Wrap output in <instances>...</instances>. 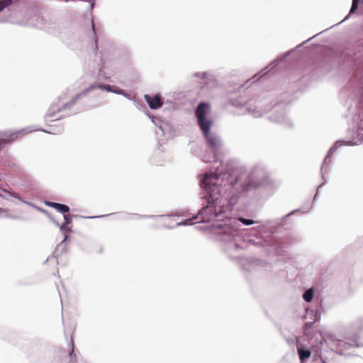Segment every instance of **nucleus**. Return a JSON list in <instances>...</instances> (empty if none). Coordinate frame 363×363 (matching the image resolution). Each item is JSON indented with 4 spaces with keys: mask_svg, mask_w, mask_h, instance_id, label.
<instances>
[{
    "mask_svg": "<svg viewBox=\"0 0 363 363\" xmlns=\"http://www.w3.org/2000/svg\"><path fill=\"white\" fill-rule=\"evenodd\" d=\"M363 2V0H352V2L359 4V2Z\"/></svg>",
    "mask_w": 363,
    "mask_h": 363,
    "instance_id": "37",
    "label": "nucleus"
},
{
    "mask_svg": "<svg viewBox=\"0 0 363 363\" xmlns=\"http://www.w3.org/2000/svg\"><path fill=\"white\" fill-rule=\"evenodd\" d=\"M210 108V104L208 102H200L196 108L195 115L201 131L211 129L213 125L211 119L206 118V113L209 111Z\"/></svg>",
    "mask_w": 363,
    "mask_h": 363,
    "instance_id": "6",
    "label": "nucleus"
},
{
    "mask_svg": "<svg viewBox=\"0 0 363 363\" xmlns=\"http://www.w3.org/2000/svg\"><path fill=\"white\" fill-rule=\"evenodd\" d=\"M314 296V289L313 288H310L307 290H306L303 294V298L306 302H311Z\"/></svg>",
    "mask_w": 363,
    "mask_h": 363,
    "instance_id": "22",
    "label": "nucleus"
},
{
    "mask_svg": "<svg viewBox=\"0 0 363 363\" xmlns=\"http://www.w3.org/2000/svg\"><path fill=\"white\" fill-rule=\"evenodd\" d=\"M224 176L216 167L215 172H206L200 181L203 189L201 198L205 203L196 217L201 216L202 222L213 218L221 219L230 210V206L236 205L244 193L269 184L268 173L264 167L259 165L253 167L246 174L223 184Z\"/></svg>",
    "mask_w": 363,
    "mask_h": 363,
    "instance_id": "1",
    "label": "nucleus"
},
{
    "mask_svg": "<svg viewBox=\"0 0 363 363\" xmlns=\"http://www.w3.org/2000/svg\"><path fill=\"white\" fill-rule=\"evenodd\" d=\"M270 119L275 123H279L286 126L292 125L291 121L287 118L285 113H281L279 116H271Z\"/></svg>",
    "mask_w": 363,
    "mask_h": 363,
    "instance_id": "19",
    "label": "nucleus"
},
{
    "mask_svg": "<svg viewBox=\"0 0 363 363\" xmlns=\"http://www.w3.org/2000/svg\"><path fill=\"white\" fill-rule=\"evenodd\" d=\"M233 206H230V210L226 213V216L221 219L213 218L207 223L216 221L213 223V233L216 236L217 240L220 243L223 250L228 255L231 259L239 257L236 253L240 250L249 248L251 245L262 247L264 246V241L261 238H250L244 237L239 231L241 223L245 225H251L252 224L259 223L258 220L245 218L242 217L235 218H228V214L232 210ZM201 218L199 223H203L201 216L196 217V215L192 217L191 220Z\"/></svg>",
    "mask_w": 363,
    "mask_h": 363,
    "instance_id": "2",
    "label": "nucleus"
},
{
    "mask_svg": "<svg viewBox=\"0 0 363 363\" xmlns=\"http://www.w3.org/2000/svg\"><path fill=\"white\" fill-rule=\"evenodd\" d=\"M194 77L199 78L201 79H209L211 74L208 72H198L193 74Z\"/></svg>",
    "mask_w": 363,
    "mask_h": 363,
    "instance_id": "23",
    "label": "nucleus"
},
{
    "mask_svg": "<svg viewBox=\"0 0 363 363\" xmlns=\"http://www.w3.org/2000/svg\"><path fill=\"white\" fill-rule=\"evenodd\" d=\"M91 28H92L94 35H96V30H95V27H94L93 19H91Z\"/></svg>",
    "mask_w": 363,
    "mask_h": 363,
    "instance_id": "34",
    "label": "nucleus"
},
{
    "mask_svg": "<svg viewBox=\"0 0 363 363\" xmlns=\"http://www.w3.org/2000/svg\"><path fill=\"white\" fill-rule=\"evenodd\" d=\"M113 86H112L110 84H104L102 83H96L94 84H92L89 86L88 88H86L85 90L77 94L72 101L69 102L65 104L62 108H59L57 104H52L50 108L48 111L47 114L45 116V120L48 121H57L60 119L62 116H60L59 113L63 111L66 110L67 108H69L72 106L78 103L79 100L82 97L86 95L87 93L89 91L95 89H99L104 91H106L108 92H111Z\"/></svg>",
    "mask_w": 363,
    "mask_h": 363,
    "instance_id": "4",
    "label": "nucleus"
},
{
    "mask_svg": "<svg viewBox=\"0 0 363 363\" xmlns=\"http://www.w3.org/2000/svg\"><path fill=\"white\" fill-rule=\"evenodd\" d=\"M320 345H321V347H323V343L322 342H320Z\"/></svg>",
    "mask_w": 363,
    "mask_h": 363,
    "instance_id": "38",
    "label": "nucleus"
},
{
    "mask_svg": "<svg viewBox=\"0 0 363 363\" xmlns=\"http://www.w3.org/2000/svg\"><path fill=\"white\" fill-rule=\"evenodd\" d=\"M40 130V128H37L34 129V130ZM40 130L48 133L50 134H57L62 132V128H57V130L52 129V127L50 126L49 130H43L40 129ZM33 130L30 129V128H26L21 129L20 130L15 131L7 135L6 138H1V136L5 135L3 133H0V144L4 143V146L11 142H13L15 139H16L20 135H23L25 133H31Z\"/></svg>",
    "mask_w": 363,
    "mask_h": 363,
    "instance_id": "9",
    "label": "nucleus"
},
{
    "mask_svg": "<svg viewBox=\"0 0 363 363\" xmlns=\"http://www.w3.org/2000/svg\"><path fill=\"white\" fill-rule=\"evenodd\" d=\"M320 317L315 314V318L313 322H306L305 323L306 328H310L312 327V325L314 324L315 322H317L319 320Z\"/></svg>",
    "mask_w": 363,
    "mask_h": 363,
    "instance_id": "30",
    "label": "nucleus"
},
{
    "mask_svg": "<svg viewBox=\"0 0 363 363\" xmlns=\"http://www.w3.org/2000/svg\"><path fill=\"white\" fill-rule=\"evenodd\" d=\"M240 263L241 267L245 271H252L253 269H256L259 267H263L265 262L259 259H240Z\"/></svg>",
    "mask_w": 363,
    "mask_h": 363,
    "instance_id": "15",
    "label": "nucleus"
},
{
    "mask_svg": "<svg viewBox=\"0 0 363 363\" xmlns=\"http://www.w3.org/2000/svg\"><path fill=\"white\" fill-rule=\"evenodd\" d=\"M228 104L235 107L242 108L245 110L241 114H250L254 118L262 117L270 108L264 106L259 99H252L246 101L242 98L230 99Z\"/></svg>",
    "mask_w": 363,
    "mask_h": 363,
    "instance_id": "5",
    "label": "nucleus"
},
{
    "mask_svg": "<svg viewBox=\"0 0 363 363\" xmlns=\"http://www.w3.org/2000/svg\"><path fill=\"white\" fill-rule=\"evenodd\" d=\"M352 80H359L363 84V44L358 45L352 57Z\"/></svg>",
    "mask_w": 363,
    "mask_h": 363,
    "instance_id": "7",
    "label": "nucleus"
},
{
    "mask_svg": "<svg viewBox=\"0 0 363 363\" xmlns=\"http://www.w3.org/2000/svg\"><path fill=\"white\" fill-rule=\"evenodd\" d=\"M218 152L219 151H216L214 150H212V151H208L203 156L202 160L206 163L220 162Z\"/></svg>",
    "mask_w": 363,
    "mask_h": 363,
    "instance_id": "18",
    "label": "nucleus"
},
{
    "mask_svg": "<svg viewBox=\"0 0 363 363\" xmlns=\"http://www.w3.org/2000/svg\"><path fill=\"white\" fill-rule=\"evenodd\" d=\"M363 345L359 342L357 334L345 337V340H333L330 343V350L323 352L316 350L313 354L314 360L320 359L322 363H337L343 352L351 347H360Z\"/></svg>",
    "mask_w": 363,
    "mask_h": 363,
    "instance_id": "3",
    "label": "nucleus"
},
{
    "mask_svg": "<svg viewBox=\"0 0 363 363\" xmlns=\"http://www.w3.org/2000/svg\"><path fill=\"white\" fill-rule=\"evenodd\" d=\"M104 216H101L100 217H104ZM99 216H87V217H85L86 218H99Z\"/></svg>",
    "mask_w": 363,
    "mask_h": 363,
    "instance_id": "35",
    "label": "nucleus"
},
{
    "mask_svg": "<svg viewBox=\"0 0 363 363\" xmlns=\"http://www.w3.org/2000/svg\"><path fill=\"white\" fill-rule=\"evenodd\" d=\"M358 5H359V4H357V3H354V2H352V6H351V8H350V13H349V14H348V15H347V16H346V17H345V18L342 21H340L339 23H342V22H343V21H346L347 19H348L349 16H350V14H352V13H354L357 10V9H358Z\"/></svg>",
    "mask_w": 363,
    "mask_h": 363,
    "instance_id": "25",
    "label": "nucleus"
},
{
    "mask_svg": "<svg viewBox=\"0 0 363 363\" xmlns=\"http://www.w3.org/2000/svg\"><path fill=\"white\" fill-rule=\"evenodd\" d=\"M358 145V143L356 141H353V140H347V141L337 140L333 144V145L329 149V150L328 151V153L323 160L321 168H320L322 178L324 180V182L320 185H319L318 186L314 199H315V198L317 197L320 187L326 183V181L325 180V177H324V174L326 172L328 159L330 158L333 155V153L335 152V150L340 146H342V145L354 146V145Z\"/></svg>",
    "mask_w": 363,
    "mask_h": 363,
    "instance_id": "8",
    "label": "nucleus"
},
{
    "mask_svg": "<svg viewBox=\"0 0 363 363\" xmlns=\"http://www.w3.org/2000/svg\"><path fill=\"white\" fill-rule=\"evenodd\" d=\"M97 50H98L97 39L95 38L94 51L96 52V56L98 57L99 60V62L98 63L97 67H96V69L98 71V72H97L98 77L99 79L111 81V77L105 71V69L108 67L107 63L104 60L101 54H100L98 56Z\"/></svg>",
    "mask_w": 363,
    "mask_h": 363,
    "instance_id": "13",
    "label": "nucleus"
},
{
    "mask_svg": "<svg viewBox=\"0 0 363 363\" xmlns=\"http://www.w3.org/2000/svg\"><path fill=\"white\" fill-rule=\"evenodd\" d=\"M208 129L206 131H202V133L206 140V143L210 148L216 151H220L223 143L221 138L215 133L210 131Z\"/></svg>",
    "mask_w": 363,
    "mask_h": 363,
    "instance_id": "12",
    "label": "nucleus"
},
{
    "mask_svg": "<svg viewBox=\"0 0 363 363\" xmlns=\"http://www.w3.org/2000/svg\"><path fill=\"white\" fill-rule=\"evenodd\" d=\"M40 130V128H37L34 129V130ZM40 130L48 133L50 134H57L62 132V128H57V130L52 129V127L50 126L49 130H43L40 129ZM33 130L30 129V128H26L21 129L20 130L15 131L7 135L6 138H1V136L5 135L3 133H0V144L4 143V146L11 142H13L15 139H16L20 135H23L25 133H31Z\"/></svg>",
    "mask_w": 363,
    "mask_h": 363,
    "instance_id": "11",
    "label": "nucleus"
},
{
    "mask_svg": "<svg viewBox=\"0 0 363 363\" xmlns=\"http://www.w3.org/2000/svg\"><path fill=\"white\" fill-rule=\"evenodd\" d=\"M111 93H114V94H118V95H122V96H124L125 97H128V93L124 91L123 89H119L118 87H113L112 89V91Z\"/></svg>",
    "mask_w": 363,
    "mask_h": 363,
    "instance_id": "27",
    "label": "nucleus"
},
{
    "mask_svg": "<svg viewBox=\"0 0 363 363\" xmlns=\"http://www.w3.org/2000/svg\"><path fill=\"white\" fill-rule=\"evenodd\" d=\"M25 203L30 206H33V207H35L38 210H39L40 211H42L44 213L47 214L48 216L49 217V218L57 225L60 228V230L61 231V233H62V235H64V239L62 241L61 243H63L64 242H65L67 238H68V235H67V233H70L72 232V226H69V225H67V224H65V223H62L61 225L59 223V222H57V220H55L48 213V211L45 210V209H43L41 208H39V207H36L33 203H30V202H26V201H23Z\"/></svg>",
    "mask_w": 363,
    "mask_h": 363,
    "instance_id": "14",
    "label": "nucleus"
},
{
    "mask_svg": "<svg viewBox=\"0 0 363 363\" xmlns=\"http://www.w3.org/2000/svg\"><path fill=\"white\" fill-rule=\"evenodd\" d=\"M164 216H170L169 215H161V216H154V215H152V216H139L137 217V218H159V217H164Z\"/></svg>",
    "mask_w": 363,
    "mask_h": 363,
    "instance_id": "32",
    "label": "nucleus"
},
{
    "mask_svg": "<svg viewBox=\"0 0 363 363\" xmlns=\"http://www.w3.org/2000/svg\"><path fill=\"white\" fill-rule=\"evenodd\" d=\"M194 225L193 223L190 222V219H186L183 221H181L177 224V226H182V225Z\"/></svg>",
    "mask_w": 363,
    "mask_h": 363,
    "instance_id": "31",
    "label": "nucleus"
},
{
    "mask_svg": "<svg viewBox=\"0 0 363 363\" xmlns=\"http://www.w3.org/2000/svg\"><path fill=\"white\" fill-rule=\"evenodd\" d=\"M12 4V0L0 1V12Z\"/></svg>",
    "mask_w": 363,
    "mask_h": 363,
    "instance_id": "28",
    "label": "nucleus"
},
{
    "mask_svg": "<svg viewBox=\"0 0 363 363\" xmlns=\"http://www.w3.org/2000/svg\"><path fill=\"white\" fill-rule=\"evenodd\" d=\"M297 353L301 363H303L306 360L309 359L311 355V351L308 348H304L303 347H298Z\"/></svg>",
    "mask_w": 363,
    "mask_h": 363,
    "instance_id": "20",
    "label": "nucleus"
},
{
    "mask_svg": "<svg viewBox=\"0 0 363 363\" xmlns=\"http://www.w3.org/2000/svg\"><path fill=\"white\" fill-rule=\"evenodd\" d=\"M144 98L151 109H158L162 107L163 104L162 97L160 94H156L153 96L145 94Z\"/></svg>",
    "mask_w": 363,
    "mask_h": 363,
    "instance_id": "16",
    "label": "nucleus"
},
{
    "mask_svg": "<svg viewBox=\"0 0 363 363\" xmlns=\"http://www.w3.org/2000/svg\"><path fill=\"white\" fill-rule=\"evenodd\" d=\"M361 116L362 118H361L359 122L357 123V135L359 140L363 143V112L362 113V115L359 116V117Z\"/></svg>",
    "mask_w": 363,
    "mask_h": 363,
    "instance_id": "21",
    "label": "nucleus"
},
{
    "mask_svg": "<svg viewBox=\"0 0 363 363\" xmlns=\"http://www.w3.org/2000/svg\"><path fill=\"white\" fill-rule=\"evenodd\" d=\"M45 203L46 206L55 208L57 203L52 201H45Z\"/></svg>",
    "mask_w": 363,
    "mask_h": 363,
    "instance_id": "33",
    "label": "nucleus"
},
{
    "mask_svg": "<svg viewBox=\"0 0 363 363\" xmlns=\"http://www.w3.org/2000/svg\"><path fill=\"white\" fill-rule=\"evenodd\" d=\"M55 209L57 211L65 213L69 211V207L65 204L57 203Z\"/></svg>",
    "mask_w": 363,
    "mask_h": 363,
    "instance_id": "24",
    "label": "nucleus"
},
{
    "mask_svg": "<svg viewBox=\"0 0 363 363\" xmlns=\"http://www.w3.org/2000/svg\"><path fill=\"white\" fill-rule=\"evenodd\" d=\"M40 130V128H37L34 129V130ZM40 130L48 133L50 134H57L62 132V128H57V130L52 129V127L50 126L49 130H43L40 129ZM33 130L30 129V128H26L21 129L20 130L15 131L7 135L6 138H1V136L5 135L3 133H0V144L4 143V146L11 142H13L15 139H16L20 135H23L25 133H31Z\"/></svg>",
    "mask_w": 363,
    "mask_h": 363,
    "instance_id": "10",
    "label": "nucleus"
},
{
    "mask_svg": "<svg viewBox=\"0 0 363 363\" xmlns=\"http://www.w3.org/2000/svg\"><path fill=\"white\" fill-rule=\"evenodd\" d=\"M77 215H74V214H64L63 218H64L65 221L63 223L67 224V225L71 224L72 222V218L74 217H77Z\"/></svg>",
    "mask_w": 363,
    "mask_h": 363,
    "instance_id": "26",
    "label": "nucleus"
},
{
    "mask_svg": "<svg viewBox=\"0 0 363 363\" xmlns=\"http://www.w3.org/2000/svg\"><path fill=\"white\" fill-rule=\"evenodd\" d=\"M298 209H296V210H294L292 211L291 213L285 215L284 216H283L282 218H279V219H276L274 221H271V220H268L265 223V224H262V225H259L258 226H256L254 228V229H255L256 230H259L261 229H262L263 228H264L265 226L268 225H270L272 223H274L276 225H282L283 223L285 222L286 219L290 216L291 215L294 214V213L296 212H298Z\"/></svg>",
    "mask_w": 363,
    "mask_h": 363,
    "instance_id": "17",
    "label": "nucleus"
},
{
    "mask_svg": "<svg viewBox=\"0 0 363 363\" xmlns=\"http://www.w3.org/2000/svg\"><path fill=\"white\" fill-rule=\"evenodd\" d=\"M315 36H317V35H313V37L309 38H308V40H306L303 43L308 42V41H309V40H311V39L314 38Z\"/></svg>",
    "mask_w": 363,
    "mask_h": 363,
    "instance_id": "36",
    "label": "nucleus"
},
{
    "mask_svg": "<svg viewBox=\"0 0 363 363\" xmlns=\"http://www.w3.org/2000/svg\"><path fill=\"white\" fill-rule=\"evenodd\" d=\"M147 116L152 119V122L154 123L158 128L162 129V122L160 121V119L157 117L152 116L151 117L149 113L147 114Z\"/></svg>",
    "mask_w": 363,
    "mask_h": 363,
    "instance_id": "29",
    "label": "nucleus"
}]
</instances>
